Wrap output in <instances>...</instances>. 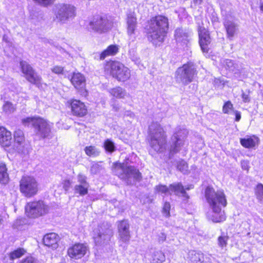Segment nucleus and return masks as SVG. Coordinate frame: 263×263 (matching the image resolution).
<instances>
[{"mask_svg": "<svg viewBox=\"0 0 263 263\" xmlns=\"http://www.w3.org/2000/svg\"><path fill=\"white\" fill-rule=\"evenodd\" d=\"M87 177L82 173H80L77 176L78 184L89 185V183L87 181Z\"/></svg>", "mask_w": 263, "mask_h": 263, "instance_id": "41", "label": "nucleus"}, {"mask_svg": "<svg viewBox=\"0 0 263 263\" xmlns=\"http://www.w3.org/2000/svg\"><path fill=\"white\" fill-rule=\"evenodd\" d=\"M168 18L158 15L152 17L147 26V38L153 44L157 45L164 41L168 29Z\"/></svg>", "mask_w": 263, "mask_h": 263, "instance_id": "2", "label": "nucleus"}, {"mask_svg": "<svg viewBox=\"0 0 263 263\" xmlns=\"http://www.w3.org/2000/svg\"><path fill=\"white\" fill-rule=\"evenodd\" d=\"M84 151L85 154L89 157H96L100 154L99 149L94 146H86Z\"/></svg>", "mask_w": 263, "mask_h": 263, "instance_id": "32", "label": "nucleus"}, {"mask_svg": "<svg viewBox=\"0 0 263 263\" xmlns=\"http://www.w3.org/2000/svg\"><path fill=\"white\" fill-rule=\"evenodd\" d=\"M177 168L183 174L187 173L188 165L186 162L181 160L178 163Z\"/></svg>", "mask_w": 263, "mask_h": 263, "instance_id": "43", "label": "nucleus"}, {"mask_svg": "<svg viewBox=\"0 0 263 263\" xmlns=\"http://www.w3.org/2000/svg\"><path fill=\"white\" fill-rule=\"evenodd\" d=\"M109 92L112 96L117 98L123 99L127 96L125 90L120 87L114 88Z\"/></svg>", "mask_w": 263, "mask_h": 263, "instance_id": "29", "label": "nucleus"}, {"mask_svg": "<svg viewBox=\"0 0 263 263\" xmlns=\"http://www.w3.org/2000/svg\"><path fill=\"white\" fill-rule=\"evenodd\" d=\"M214 86L216 87L222 88L226 84V81L221 79L215 78L213 81Z\"/></svg>", "mask_w": 263, "mask_h": 263, "instance_id": "45", "label": "nucleus"}, {"mask_svg": "<svg viewBox=\"0 0 263 263\" xmlns=\"http://www.w3.org/2000/svg\"><path fill=\"white\" fill-rule=\"evenodd\" d=\"M199 44L203 52L207 53L209 51V45L211 43V38L208 32L203 28L199 30Z\"/></svg>", "mask_w": 263, "mask_h": 263, "instance_id": "17", "label": "nucleus"}, {"mask_svg": "<svg viewBox=\"0 0 263 263\" xmlns=\"http://www.w3.org/2000/svg\"><path fill=\"white\" fill-rule=\"evenodd\" d=\"M188 132L185 129H177L172 137V144L170 147V153L174 154L181 150L182 146L184 144L185 140L187 137Z\"/></svg>", "mask_w": 263, "mask_h": 263, "instance_id": "11", "label": "nucleus"}, {"mask_svg": "<svg viewBox=\"0 0 263 263\" xmlns=\"http://www.w3.org/2000/svg\"><path fill=\"white\" fill-rule=\"evenodd\" d=\"M193 188V185H191L185 188L180 183H173L170 185L171 195L174 193L175 195L182 196L186 199L189 198V196L186 193L185 190H189Z\"/></svg>", "mask_w": 263, "mask_h": 263, "instance_id": "18", "label": "nucleus"}, {"mask_svg": "<svg viewBox=\"0 0 263 263\" xmlns=\"http://www.w3.org/2000/svg\"><path fill=\"white\" fill-rule=\"evenodd\" d=\"M55 20L59 23L65 24L76 16V8L68 4H59L56 6Z\"/></svg>", "mask_w": 263, "mask_h": 263, "instance_id": "8", "label": "nucleus"}, {"mask_svg": "<svg viewBox=\"0 0 263 263\" xmlns=\"http://www.w3.org/2000/svg\"><path fill=\"white\" fill-rule=\"evenodd\" d=\"M12 136L10 132L4 127H0V144L4 147L9 146L11 143Z\"/></svg>", "mask_w": 263, "mask_h": 263, "instance_id": "21", "label": "nucleus"}, {"mask_svg": "<svg viewBox=\"0 0 263 263\" xmlns=\"http://www.w3.org/2000/svg\"><path fill=\"white\" fill-rule=\"evenodd\" d=\"M89 185L76 184L74 187L75 194L83 196L87 194Z\"/></svg>", "mask_w": 263, "mask_h": 263, "instance_id": "31", "label": "nucleus"}, {"mask_svg": "<svg viewBox=\"0 0 263 263\" xmlns=\"http://www.w3.org/2000/svg\"><path fill=\"white\" fill-rule=\"evenodd\" d=\"M149 144L156 152H163L166 148V137L163 128L157 123H152L149 127Z\"/></svg>", "mask_w": 263, "mask_h": 263, "instance_id": "3", "label": "nucleus"}, {"mask_svg": "<svg viewBox=\"0 0 263 263\" xmlns=\"http://www.w3.org/2000/svg\"><path fill=\"white\" fill-rule=\"evenodd\" d=\"M119 232L120 240L123 242H128L130 238L129 231H123Z\"/></svg>", "mask_w": 263, "mask_h": 263, "instance_id": "38", "label": "nucleus"}, {"mask_svg": "<svg viewBox=\"0 0 263 263\" xmlns=\"http://www.w3.org/2000/svg\"><path fill=\"white\" fill-rule=\"evenodd\" d=\"M171 205L169 202H165L163 208V214L165 217L170 216Z\"/></svg>", "mask_w": 263, "mask_h": 263, "instance_id": "47", "label": "nucleus"}, {"mask_svg": "<svg viewBox=\"0 0 263 263\" xmlns=\"http://www.w3.org/2000/svg\"><path fill=\"white\" fill-rule=\"evenodd\" d=\"M15 106L10 102H6L3 106V110L7 114L13 113L15 110Z\"/></svg>", "mask_w": 263, "mask_h": 263, "instance_id": "36", "label": "nucleus"}, {"mask_svg": "<svg viewBox=\"0 0 263 263\" xmlns=\"http://www.w3.org/2000/svg\"><path fill=\"white\" fill-rule=\"evenodd\" d=\"M93 239L96 246H102L106 245L112 235V231L109 227L100 226L95 230Z\"/></svg>", "mask_w": 263, "mask_h": 263, "instance_id": "12", "label": "nucleus"}, {"mask_svg": "<svg viewBox=\"0 0 263 263\" xmlns=\"http://www.w3.org/2000/svg\"><path fill=\"white\" fill-rule=\"evenodd\" d=\"M114 169L115 173L128 185L133 184L141 179V173L134 166L125 167L123 164L116 163L114 164Z\"/></svg>", "mask_w": 263, "mask_h": 263, "instance_id": "4", "label": "nucleus"}, {"mask_svg": "<svg viewBox=\"0 0 263 263\" xmlns=\"http://www.w3.org/2000/svg\"><path fill=\"white\" fill-rule=\"evenodd\" d=\"M203 0H193V2L196 5H200L202 3Z\"/></svg>", "mask_w": 263, "mask_h": 263, "instance_id": "57", "label": "nucleus"}, {"mask_svg": "<svg viewBox=\"0 0 263 263\" xmlns=\"http://www.w3.org/2000/svg\"><path fill=\"white\" fill-rule=\"evenodd\" d=\"M112 26V21L107 17L96 15L89 22L88 28L95 32L105 33L109 31Z\"/></svg>", "mask_w": 263, "mask_h": 263, "instance_id": "9", "label": "nucleus"}, {"mask_svg": "<svg viewBox=\"0 0 263 263\" xmlns=\"http://www.w3.org/2000/svg\"><path fill=\"white\" fill-rule=\"evenodd\" d=\"M26 253V251L23 248H18L11 253L9 256L11 260H14L20 258L23 256Z\"/></svg>", "mask_w": 263, "mask_h": 263, "instance_id": "33", "label": "nucleus"}, {"mask_svg": "<svg viewBox=\"0 0 263 263\" xmlns=\"http://www.w3.org/2000/svg\"><path fill=\"white\" fill-rule=\"evenodd\" d=\"M9 176L6 166L4 164H0V182L6 184L8 182Z\"/></svg>", "mask_w": 263, "mask_h": 263, "instance_id": "30", "label": "nucleus"}, {"mask_svg": "<svg viewBox=\"0 0 263 263\" xmlns=\"http://www.w3.org/2000/svg\"><path fill=\"white\" fill-rule=\"evenodd\" d=\"M242 98L243 101L245 102H247L249 101V97L248 95H247L245 93H242Z\"/></svg>", "mask_w": 263, "mask_h": 263, "instance_id": "55", "label": "nucleus"}, {"mask_svg": "<svg viewBox=\"0 0 263 263\" xmlns=\"http://www.w3.org/2000/svg\"><path fill=\"white\" fill-rule=\"evenodd\" d=\"M70 81L73 86L77 89L84 88L85 86V78L80 73H74L72 76Z\"/></svg>", "mask_w": 263, "mask_h": 263, "instance_id": "22", "label": "nucleus"}, {"mask_svg": "<svg viewBox=\"0 0 263 263\" xmlns=\"http://www.w3.org/2000/svg\"><path fill=\"white\" fill-rule=\"evenodd\" d=\"M165 260V256L161 251H155L152 254L151 263H162Z\"/></svg>", "mask_w": 263, "mask_h": 263, "instance_id": "27", "label": "nucleus"}, {"mask_svg": "<svg viewBox=\"0 0 263 263\" xmlns=\"http://www.w3.org/2000/svg\"><path fill=\"white\" fill-rule=\"evenodd\" d=\"M88 250L87 246L83 243H76L68 250L67 253L69 256L75 259L83 257Z\"/></svg>", "mask_w": 263, "mask_h": 263, "instance_id": "15", "label": "nucleus"}, {"mask_svg": "<svg viewBox=\"0 0 263 263\" xmlns=\"http://www.w3.org/2000/svg\"><path fill=\"white\" fill-rule=\"evenodd\" d=\"M49 206L42 200L28 202L25 206V213L30 218H36L48 213Z\"/></svg>", "mask_w": 263, "mask_h": 263, "instance_id": "7", "label": "nucleus"}, {"mask_svg": "<svg viewBox=\"0 0 263 263\" xmlns=\"http://www.w3.org/2000/svg\"><path fill=\"white\" fill-rule=\"evenodd\" d=\"M155 189L156 192L157 193L171 195L170 185L169 187H167L164 185L159 184L156 186Z\"/></svg>", "mask_w": 263, "mask_h": 263, "instance_id": "35", "label": "nucleus"}, {"mask_svg": "<svg viewBox=\"0 0 263 263\" xmlns=\"http://www.w3.org/2000/svg\"><path fill=\"white\" fill-rule=\"evenodd\" d=\"M127 24V33L129 36H132L135 33L137 25V18L134 13L128 14Z\"/></svg>", "mask_w": 263, "mask_h": 263, "instance_id": "25", "label": "nucleus"}, {"mask_svg": "<svg viewBox=\"0 0 263 263\" xmlns=\"http://www.w3.org/2000/svg\"><path fill=\"white\" fill-rule=\"evenodd\" d=\"M51 70L56 74H61L63 73L64 68L61 66H55L51 69Z\"/></svg>", "mask_w": 263, "mask_h": 263, "instance_id": "49", "label": "nucleus"}, {"mask_svg": "<svg viewBox=\"0 0 263 263\" xmlns=\"http://www.w3.org/2000/svg\"><path fill=\"white\" fill-rule=\"evenodd\" d=\"M129 226L127 220H124L118 222V232L129 230Z\"/></svg>", "mask_w": 263, "mask_h": 263, "instance_id": "42", "label": "nucleus"}, {"mask_svg": "<svg viewBox=\"0 0 263 263\" xmlns=\"http://www.w3.org/2000/svg\"><path fill=\"white\" fill-rule=\"evenodd\" d=\"M20 65L27 80L33 84L39 86L41 82V77L35 72L32 67L25 61H21Z\"/></svg>", "mask_w": 263, "mask_h": 263, "instance_id": "14", "label": "nucleus"}, {"mask_svg": "<svg viewBox=\"0 0 263 263\" xmlns=\"http://www.w3.org/2000/svg\"><path fill=\"white\" fill-rule=\"evenodd\" d=\"M63 188L65 191H67L70 187L71 182L69 180H65L63 183Z\"/></svg>", "mask_w": 263, "mask_h": 263, "instance_id": "54", "label": "nucleus"}, {"mask_svg": "<svg viewBox=\"0 0 263 263\" xmlns=\"http://www.w3.org/2000/svg\"><path fill=\"white\" fill-rule=\"evenodd\" d=\"M191 33L186 29L178 28L175 30V39L177 42L186 43L189 40Z\"/></svg>", "mask_w": 263, "mask_h": 263, "instance_id": "23", "label": "nucleus"}, {"mask_svg": "<svg viewBox=\"0 0 263 263\" xmlns=\"http://www.w3.org/2000/svg\"><path fill=\"white\" fill-rule=\"evenodd\" d=\"M59 240L60 237L58 234L54 233H51L44 236L43 242L45 246L51 247L53 249H55L58 248V242Z\"/></svg>", "mask_w": 263, "mask_h": 263, "instance_id": "19", "label": "nucleus"}, {"mask_svg": "<svg viewBox=\"0 0 263 263\" xmlns=\"http://www.w3.org/2000/svg\"><path fill=\"white\" fill-rule=\"evenodd\" d=\"M220 63L223 67L230 71H233L235 68V66L231 60L223 59L221 60Z\"/></svg>", "mask_w": 263, "mask_h": 263, "instance_id": "34", "label": "nucleus"}, {"mask_svg": "<svg viewBox=\"0 0 263 263\" xmlns=\"http://www.w3.org/2000/svg\"><path fill=\"white\" fill-rule=\"evenodd\" d=\"M20 263H36V260L31 256H28L23 259Z\"/></svg>", "mask_w": 263, "mask_h": 263, "instance_id": "51", "label": "nucleus"}, {"mask_svg": "<svg viewBox=\"0 0 263 263\" xmlns=\"http://www.w3.org/2000/svg\"><path fill=\"white\" fill-rule=\"evenodd\" d=\"M3 218L0 216V226L3 224Z\"/></svg>", "mask_w": 263, "mask_h": 263, "instance_id": "60", "label": "nucleus"}, {"mask_svg": "<svg viewBox=\"0 0 263 263\" xmlns=\"http://www.w3.org/2000/svg\"><path fill=\"white\" fill-rule=\"evenodd\" d=\"M235 115H236V119H235V120H236V121H239L240 120V118H241V115H240V114L238 111H236L235 112Z\"/></svg>", "mask_w": 263, "mask_h": 263, "instance_id": "56", "label": "nucleus"}, {"mask_svg": "<svg viewBox=\"0 0 263 263\" xmlns=\"http://www.w3.org/2000/svg\"><path fill=\"white\" fill-rule=\"evenodd\" d=\"M197 74L196 66L192 63H187L177 69L175 79L178 83L186 85L193 81Z\"/></svg>", "mask_w": 263, "mask_h": 263, "instance_id": "6", "label": "nucleus"}, {"mask_svg": "<svg viewBox=\"0 0 263 263\" xmlns=\"http://www.w3.org/2000/svg\"><path fill=\"white\" fill-rule=\"evenodd\" d=\"M37 118V117H28L24 118L22 119V122L25 126H29L31 125L33 127H34Z\"/></svg>", "mask_w": 263, "mask_h": 263, "instance_id": "39", "label": "nucleus"}, {"mask_svg": "<svg viewBox=\"0 0 263 263\" xmlns=\"http://www.w3.org/2000/svg\"><path fill=\"white\" fill-rule=\"evenodd\" d=\"M223 25L227 31V37L230 40H232L237 30V25L232 20L227 18L223 22Z\"/></svg>", "mask_w": 263, "mask_h": 263, "instance_id": "20", "label": "nucleus"}, {"mask_svg": "<svg viewBox=\"0 0 263 263\" xmlns=\"http://www.w3.org/2000/svg\"><path fill=\"white\" fill-rule=\"evenodd\" d=\"M259 142V138L254 135L247 136L240 139V144L246 148H252L258 145Z\"/></svg>", "mask_w": 263, "mask_h": 263, "instance_id": "24", "label": "nucleus"}, {"mask_svg": "<svg viewBox=\"0 0 263 263\" xmlns=\"http://www.w3.org/2000/svg\"><path fill=\"white\" fill-rule=\"evenodd\" d=\"M20 186L21 192L27 197L34 196L38 191V183L33 177H23L20 182Z\"/></svg>", "mask_w": 263, "mask_h": 263, "instance_id": "10", "label": "nucleus"}, {"mask_svg": "<svg viewBox=\"0 0 263 263\" xmlns=\"http://www.w3.org/2000/svg\"><path fill=\"white\" fill-rule=\"evenodd\" d=\"M260 9L262 12H263V3H261L260 5Z\"/></svg>", "mask_w": 263, "mask_h": 263, "instance_id": "59", "label": "nucleus"}, {"mask_svg": "<svg viewBox=\"0 0 263 263\" xmlns=\"http://www.w3.org/2000/svg\"><path fill=\"white\" fill-rule=\"evenodd\" d=\"M104 69L119 81L125 82L130 77V70L118 61L107 62Z\"/></svg>", "mask_w": 263, "mask_h": 263, "instance_id": "5", "label": "nucleus"}, {"mask_svg": "<svg viewBox=\"0 0 263 263\" xmlns=\"http://www.w3.org/2000/svg\"><path fill=\"white\" fill-rule=\"evenodd\" d=\"M205 197L213 214L209 215V218L214 222H220L225 220L226 217L222 208L227 205L226 197L223 191L215 192L211 187H208L205 191Z\"/></svg>", "mask_w": 263, "mask_h": 263, "instance_id": "1", "label": "nucleus"}, {"mask_svg": "<svg viewBox=\"0 0 263 263\" xmlns=\"http://www.w3.org/2000/svg\"><path fill=\"white\" fill-rule=\"evenodd\" d=\"M104 147L105 150L109 153H112L116 150L115 143L110 139H106L104 142Z\"/></svg>", "mask_w": 263, "mask_h": 263, "instance_id": "37", "label": "nucleus"}, {"mask_svg": "<svg viewBox=\"0 0 263 263\" xmlns=\"http://www.w3.org/2000/svg\"><path fill=\"white\" fill-rule=\"evenodd\" d=\"M166 235L163 232H160L158 235V241L159 243H162L166 240Z\"/></svg>", "mask_w": 263, "mask_h": 263, "instance_id": "50", "label": "nucleus"}, {"mask_svg": "<svg viewBox=\"0 0 263 263\" xmlns=\"http://www.w3.org/2000/svg\"><path fill=\"white\" fill-rule=\"evenodd\" d=\"M228 240V237L227 236H221L218 238V246L221 248L226 247L227 242Z\"/></svg>", "mask_w": 263, "mask_h": 263, "instance_id": "44", "label": "nucleus"}, {"mask_svg": "<svg viewBox=\"0 0 263 263\" xmlns=\"http://www.w3.org/2000/svg\"><path fill=\"white\" fill-rule=\"evenodd\" d=\"M243 163H242V167L244 169V170H248V164L247 162H243Z\"/></svg>", "mask_w": 263, "mask_h": 263, "instance_id": "58", "label": "nucleus"}, {"mask_svg": "<svg viewBox=\"0 0 263 263\" xmlns=\"http://www.w3.org/2000/svg\"><path fill=\"white\" fill-rule=\"evenodd\" d=\"M34 126L35 134L42 138L48 137L51 133L53 124L47 120L37 117Z\"/></svg>", "mask_w": 263, "mask_h": 263, "instance_id": "13", "label": "nucleus"}, {"mask_svg": "<svg viewBox=\"0 0 263 263\" xmlns=\"http://www.w3.org/2000/svg\"><path fill=\"white\" fill-rule=\"evenodd\" d=\"M72 114L77 116L83 117L87 111L86 106L82 102L78 100H72L70 102Z\"/></svg>", "mask_w": 263, "mask_h": 263, "instance_id": "16", "label": "nucleus"}, {"mask_svg": "<svg viewBox=\"0 0 263 263\" xmlns=\"http://www.w3.org/2000/svg\"><path fill=\"white\" fill-rule=\"evenodd\" d=\"M118 51L119 48L117 45H111L100 54L99 59L102 60L107 57L114 55L118 53Z\"/></svg>", "mask_w": 263, "mask_h": 263, "instance_id": "26", "label": "nucleus"}, {"mask_svg": "<svg viewBox=\"0 0 263 263\" xmlns=\"http://www.w3.org/2000/svg\"><path fill=\"white\" fill-rule=\"evenodd\" d=\"M256 193L258 195L263 197V185L261 183L257 184L256 187Z\"/></svg>", "mask_w": 263, "mask_h": 263, "instance_id": "52", "label": "nucleus"}, {"mask_svg": "<svg viewBox=\"0 0 263 263\" xmlns=\"http://www.w3.org/2000/svg\"><path fill=\"white\" fill-rule=\"evenodd\" d=\"M233 109V104L230 101L227 102L223 105L222 110L224 114L230 113V111Z\"/></svg>", "mask_w": 263, "mask_h": 263, "instance_id": "46", "label": "nucleus"}, {"mask_svg": "<svg viewBox=\"0 0 263 263\" xmlns=\"http://www.w3.org/2000/svg\"><path fill=\"white\" fill-rule=\"evenodd\" d=\"M189 257L192 263H201L204 260V255L201 252L191 251L189 252Z\"/></svg>", "mask_w": 263, "mask_h": 263, "instance_id": "28", "label": "nucleus"}, {"mask_svg": "<svg viewBox=\"0 0 263 263\" xmlns=\"http://www.w3.org/2000/svg\"><path fill=\"white\" fill-rule=\"evenodd\" d=\"M35 2L43 6H47L52 4L55 0H33Z\"/></svg>", "mask_w": 263, "mask_h": 263, "instance_id": "48", "label": "nucleus"}, {"mask_svg": "<svg viewBox=\"0 0 263 263\" xmlns=\"http://www.w3.org/2000/svg\"><path fill=\"white\" fill-rule=\"evenodd\" d=\"M99 165L95 163L92 164L90 168V172L92 174H96L99 170Z\"/></svg>", "mask_w": 263, "mask_h": 263, "instance_id": "53", "label": "nucleus"}, {"mask_svg": "<svg viewBox=\"0 0 263 263\" xmlns=\"http://www.w3.org/2000/svg\"><path fill=\"white\" fill-rule=\"evenodd\" d=\"M14 138L15 141L21 144L24 141V134L22 130L17 129L14 133Z\"/></svg>", "mask_w": 263, "mask_h": 263, "instance_id": "40", "label": "nucleus"}]
</instances>
